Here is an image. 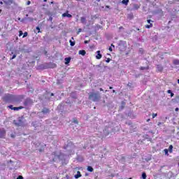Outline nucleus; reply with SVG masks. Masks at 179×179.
Wrapping results in <instances>:
<instances>
[{
    "label": "nucleus",
    "mask_w": 179,
    "mask_h": 179,
    "mask_svg": "<svg viewBox=\"0 0 179 179\" xmlns=\"http://www.w3.org/2000/svg\"><path fill=\"white\" fill-rule=\"evenodd\" d=\"M89 99L92 101H99V100H100V94L99 92L91 93L89 96Z\"/></svg>",
    "instance_id": "obj_1"
},
{
    "label": "nucleus",
    "mask_w": 179,
    "mask_h": 179,
    "mask_svg": "<svg viewBox=\"0 0 179 179\" xmlns=\"http://www.w3.org/2000/svg\"><path fill=\"white\" fill-rule=\"evenodd\" d=\"M31 104H33V101H31V99H27L24 101V106H25V107H30V106H31Z\"/></svg>",
    "instance_id": "obj_2"
},
{
    "label": "nucleus",
    "mask_w": 179,
    "mask_h": 179,
    "mask_svg": "<svg viewBox=\"0 0 179 179\" xmlns=\"http://www.w3.org/2000/svg\"><path fill=\"white\" fill-rule=\"evenodd\" d=\"M52 157H53L52 161L57 162V159H61V155H57L56 152L52 154Z\"/></svg>",
    "instance_id": "obj_3"
},
{
    "label": "nucleus",
    "mask_w": 179,
    "mask_h": 179,
    "mask_svg": "<svg viewBox=\"0 0 179 179\" xmlns=\"http://www.w3.org/2000/svg\"><path fill=\"white\" fill-rule=\"evenodd\" d=\"M5 135H6L5 129H0V138H5Z\"/></svg>",
    "instance_id": "obj_4"
},
{
    "label": "nucleus",
    "mask_w": 179,
    "mask_h": 179,
    "mask_svg": "<svg viewBox=\"0 0 179 179\" xmlns=\"http://www.w3.org/2000/svg\"><path fill=\"white\" fill-rule=\"evenodd\" d=\"M100 52H101L100 50L96 51V59H101V57H103V55Z\"/></svg>",
    "instance_id": "obj_5"
},
{
    "label": "nucleus",
    "mask_w": 179,
    "mask_h": 179,
    "mask_svg": "<svg viewBox=\"0 0 179 179\" xmlns=\"http://www.w3.org/2000/svg\"><path fill=\"white\" fill-rule=\"evenodd\" d=\"M63 17H72V15L69 14L68 12L62 14Z\"/></svg>",
    "instance_id": "obj_6"
},
{
    "label": "nucleus",
    "mask_w": 179,
    "mask_h": 179,
    "mask_svg": "<svg viewBox=\"0 0 179 179\" xmlns=\"http://www.w3.org/2000/svg\"><path fill=\"white\" fill-rule=\"evenodd\" d=\"M65 61V65H68L71 62V57H66L64 59Z\"/></svg>",
    "instance_id": "obj_7"
},
{
    "label": "nucleus",
    "mask_w": 179,
    "mask_h": 179,
    "mask_svg": "<svg viewBox=\"0 0 179 179\" xmlns=\"http://www.w3.org/2000/svg\"><path fill=\"white\" fill-rule=\"evenodd\" d=\"M4 3H6V5H12L13 3V0H4Z\"/></svg>",
    "instance_id": "obj_8"
},
{
    "label": "nucleus",
    "mask_w": 179,
    "mask_h": 179,
    "mask_svg": "<svg viewBox=\"0 0 179 179\" xmlns=\"http://www.w3.org/2000/svg\"><path fill=\"white\" fill-rule=\"evenodd\" d=\"M78 54L80 55L85 56L86 55V51L85 50H79Z\"/></svg>",
    "instance_id": "obj_9"
},
{
    "label": "nucleus",
    "mask_w": 179,
    "mask_h": 179,
    "mask_svg": "<svg viewBox=\"0 0 179 179\" xmlns=\"http://www.w3.org/2000/svg\"><path fill=\"white\" fill-rule=\"evenodd\" d=\"M75 178L78 179V178H80V177H82V174H80V171H78L77 174L74 176Z\"/></svg>",
    "instance_id": "obj_10"
},
{
    "label": "nucleus",
    "mask_w": 179,
    "mask_h": 179,
    "mask_svg": "<svg viewBox=\"0 0 179 179\" xmlns=\"http://www.w3.org/2000/svg\"><path fill=\"white\" fill-rule=\"evenodd\" d=\"M42 113L43 114H48V113H50V110H48V108H43V110H42Z\"/></svg>",
    "instance_id": "obj_11"
},
{
    "label": "nucleus",
    "mask_w": 179,
    "mask_h": 179,
    "mask_svg": "<svg viewBox=\"0 0 179 179\" xmlns=\"http://www.w3.org/2000/svg\"><path fill=\"white\" fill-rule=\"evenodd\" d=\"M129 2V0H122L121 1V3H122L123 5H125V6H127V5H128Z\"/></svg>",
    "instance_id": "obj_12"
},
{
    "label": "nucleus",
    "mask_w": 179,
    "mask_h": 179,
    "mask_svg": "<svg viewBox=\"0 0 179 179\" xmlns=\"http://www.w3.org/2000/svg\"><path fill=\"white\" fill-rule=\"evenodd\" d=\"M81 23H83V24H86V17H81Z\"/></svg>",
    "instance_id": "obj_13"
},
{
    "label": "nucleus",
    "mask_w": 179,
    "mask_h": 179,
    "mask_svg": "<svg viewBox=\"0 0 179 179\" xmlns=\"http://www.w3.org/2000/svg\"><path fill=\"white\" fill-rule=\"evenodd\" d=\"M157 71H159V72H162L163 71V67L160 65H157Z\"/></svg>",
    "instance_id": "obj_14"
},
{
    "label": "nucleus",
    "mask_w": 179,
    "mask_h": 179,
    "mask_svg": "<svg viewBox=\"0 0 179 179\" xmlns=\"http://www.w3.org/2000/svg\"><path fill=\"white\" fill-rule=\"evenodd\" d=\"M22 108H23L22 106L14 107V108H13V110H14V111H19V110H22Z\"/></svg>",
    "instance_id": "obj_15"
},
{
    "label": "nucleus",
    "mask_w": 179,
    "mask_h": 179,
    "mask_svg": "<svg viewBox=\"0 0 179 179\" xmlns=\"http://www.w3.org/2000/svg\"><path fill=\"white\" fill-rule=\"evenodd\" d=\"M103 133L105 134V136H107V135L110 134V130L105 129V130H103Z\"/></svg>",
    "instance_id": "obj_16"
},
{
    "label": "nucleus",
    "mask_w": 179,
    "mask_h": 179,
    "mask_svg": "<svg viewBox=\"0 0 179 179\" xmlns=\"http://www.w3.org/2000/svg\"><path fill=\"white\" fill-rule=\"evenodd\" d=\"M168 150L169 151V153H173V145H169Z\"/></svg>",
    "instance_id": "obj_17"
},
{
    "label": "nucleus",
    "mask_w": 179,
    "mask_h": 179,
    "mask_svg": "<svg viewBox=\"0 0 179 179\" xmlns=\"http://www.w3.org/2000/svg\"><path fill=\"white\" fill-rule=\"evenodd\" d=\"M87 171H90V173H92V171H93V167H92V166H87Z\"/></svg>",
    "instance_id": "obj_18"
},
{
    "label": "nucleus",
    "mask_w": 179,
    "mask_h": 179,
    "mask_svg": "<svg viewBox=\"0 0 179 179\" xmlns=\"http://www.w3.org/2000/svg\"><path fill=\"white\" fill-rule=\"evenodd\" d=\"M69 43H70V45L71 47H73L75 45V41H74L70 40Z\"/></svg>",
    "instance_id": "obj_19"
},
{
    "label": "nucleus",
    "mask_w": 179,
    "mask_h": 179,
    "mask_svg": "<svg viewBox=\"0 0 179 179\" xmlns=\"http://www.w3.org/2000/svg\"><path fill=\"white\" fill-rule=\"evenodd\" d=\"M173 64L174 65H179V60L178 59L173 60Z\"/></svg>",
    "instance_id": "obj_20"
},
{
    "label": "nucleus",
    "mask_w": 179,
    "mask_h": 179,
    "mask_svg": "<svg viewBox=\"0 0 179 179\" xmlns=\"http://www.w3.org/2000/svg\"><path fill=\"white\" fill-rule=\"evenodd\" d=\"M143 179H146V173L143 172L141 175Z\"/></svg>",
    "instance_id": "obj_21"
},
{
    "label": "nucleus",
    "mask_w": 179,
    "mask_h": 179,
    "mask_svg": "<svg viewBox=\"0 0 179 179\" xmlns=\"http://www.w3.org/2000/svg\"><path fill=\"white\" fill-rule=\"evenodd\" d=\"M164 153H165V155H166V156H169V150H168V149H164Z\"/></svg>",
    "instance_id": "obj_22"
},
{
    "label": "nucleus",
    "mask_w": 179,
    "mask_h": 179,
    "mask_svg": "<svg viewBox=\"0 0 179 179\" xmlns=\"http://www.w3.org/2000/svg\"><path fill=\"white\" fill-rule=\"evenodd\" d=\"M152 26H153L152 24H150L148 25H146L145 27H146V29H150V27H152Z\"/></svg>",
    "instance_id": "obj_23"
},
{
    "label": "nucleus",
    "mask_w": 179,
    "mask_h": 179,
    "mask_svg": "<svg viewBox=\"0 0 179 179\" xmlns=\"http://www.w3.org/2000/svg\"><path fill=\"white\" fill-rule=\"evenodd\" d=\"M36 33H41V31H40V27H36Z\"/></svg>",
    "instance_id": "obj_24"
},
{
    "label": "nucleus",
    "mask_w": 179,
    "mask_h": 179,
    "mask_svg": "<svg viewBox=\"0 0 179 179\" xmlns=\"http://www.w3.org/2000/svg\"><path fill=\"white\" fill-rule=\"evenodd\" d=\"M149 69L148 66H147V67L141 66V71H145V69Z\"/></svg>",
    "instance_id": "obj_25"
},
{
    "label": "nucleus",
    "mask_w": 179,
    "mask_h": 179,
    "mask_svg": "<svg viewBox=\"0 0 179 179\" xmlns=\"http://www.w3.org/2000/svg\"><path fill=\"white\" fill-rule=\"evenodd\" d=\"M113 48H114V45H111V47H110L109 48H108V50H109V51H113Z\"/></svg>",
    "instance_id": "obj_26"
},
{
    "label": "nucleus",
    "mask_w": 179,
    "mask_h": 179,
    "mask_svg": "<svg viewBox=\"0 0 179 179\" xmlns=\"http://www.w3.org/2000/svg\"><path fill=\"white\" fill-rule=\"evenodd\" d=\"M27 34H28L27 32H24L22 38H24V37H27Z\"/></svg>",
    "instance_id": "obj_27"
},
{
    "label": "nucleus",
    "mask_w": 179,
    "mask_h": 179,
    "mask_svg": "<svg viewBox=\"0 0 179 179\" xmlns=\"http://www.w3.org/2000/svg\"><path fill=\"white\" fill-rule=\"evenodd\" d=\"M71 145H72V143H69V144L66 145L67 149H69V146H71Z\"/></svg>",
    "instance_id": "obj_28"
},
{
    "label": "nucleus",
    "mask_w": 179,
    "mask_h": 179,
    "mask_svg": "<svg viewBox=\"0 0 179 179\" xmlns=\"http://www.w3.org/2000/svg\"><path fill=\"white\" fill-rule=\"evenodd\" d=\"M155 117H157V113L152 114V118H155Z\"/></svg>",
    "instance_id": "obj_29"
},
{
    "label": "nucleus",
    "mask_w": 179,
    "mask_h": 179,
    "mask_svg": "<svg viewBox=\"0 0 179 179\" xmlns=\"http://www.w3.org/2000/svg\"><path fill=\"white\" fill-rule=\"evenodd\" d=\"M111 61V59L110 58H108L106 60V62H107V64H108V62H110Z\"/></svg>",
    "instance_id": "obj_30"
},
{
    "label": "nucleus",
    "mask_w": 179,
    "mask_h": 179,
    "mask_svg": "<svg viewBox=\"0 0 179 179\" xmlns=\"http://www.w3.org/2000/svg\"><path fill=\"white\" fill-rule=\"evenodd\" d=\"M27 20H29V22H33V18L28 17L27 18Z\"/></svg>",
    "instance_id": "obj_31"
},
{
    "label": "nucleus",
    "mask_w": 179,
    "mask_h": 179,
    "mask_svg": "<svg viewBox=\"0 0 179 179\" xmlns=\"http://www.w3.org/2000/svg\"><path fill=\"white\" fill-rule=\"evenodd\" d=\"M81 32H82V29H78L77 34H79V33H81Z\"/></svg>",
    "instance_id": "obj_32"
},
{
    "label": "nucleus",
    "mask_w": 179,
    "mask_h": 179,
    "mask_svg": "<svg viewBox=\"0 0 179 179\" xmlns=\"http://www.w3.org/2000/svg\"><path fill=\"white\" fill-rule=\"evenodd\" d=\"M172 92H172L171 90H169L167 91V93H168L169 94H171Z\"/></svg>",
    "instance_id": "obj_33"
},
{
    "label": "nucleus",
    "mask_w": 179,
    "mask_h": 179,
    "mask_svg": "<svg viewBox=\"0 0 179 179\" xmlns=\"http://www.w3.org/2000/svg\"><path fill=\"white\" fill-rule=\"evenodd\" d=\"M16 179H23V176H19Z\"/></svg>",
    "instance_id": "obj_34"
},
{
    "label": "nucleus",
    "mask_w": 179,
    "mask_h": 179,
    "mask_svg": "<svg viewBox=\"0 0 179 179\" xmlns=\"http://www.w3.org/2000/svg\"><path fill=\"white\" fill-rule=\"evenodd\" d=\"M147 22H148V23H150V24L152 23V22H153V21H152V20H148Z\"/></svg>",
    "instance_id": "obj_35"
},
{
    "label": "nucleus",
    "mask_w": 179,
    "mask_h": 179,
    "mask_svg": "<svg viewBox=\"0 0 179 179\" xmlns=\"http://www.w3.org/2000/svg\"><path fill=\"white\" fill-rule=\"evenodd\" d=\"M19 36H20V37L21 36H23V32H22V31H20V34H19Z\"/></svg>",
    "instance_id": "obj_36"
},
{
    "label": "nucleus",
    "mask_w": 179,
    "mask_h": 179,
    "mask_svg": "<svg viewBox=\"0 0 179 179\" xmlns=\"http://www.w3.org/2000/svg\"><path fill=\"white\" fill-rule=\"evenodd\" d=\"M15 58H16V55H13L11 59H15Z\"/></svg>",
    "instance_id": "obj_37"
},
{
    "label": "nucleus",
    "mask_w": 179,
    "mask_h": 179,
    "mask_svg": "<svg viewBox=\"0 0 179 179\" xmlns=\"http://www.w3.org/2000/svg\"><path fill=\"white\" fill-rule=\"evenodd\" d=\"M8 108H10V110H13V106H12V105H10V106H8Z\"/></svg>",
    "instance_id": "obj_38"
},
{
    "label": "nucleus",
    "mask_w": 179,
    "mask_h": 179,
    "mask_svg": "<svg viewBox=\"0 0 179 179\" xmlns=\"http://www.w3.org/2000/svg\"><path fill=\"white\" fill-rule=\"evenodd\" d=\"M31 3V2L30 1H28L27 2V5H30Z\"/></svg>",
    "instance_id": "obj_39"
},
{
    "label": "nucleus",
    "mask_w": 179,
    "mask_h": 179,
    "mask_svg": "<svg viewBox=\"0 0 179 179\" xmlns=\"http://www.w3.org/2000/svg\"><path fill=\"white\" fill-rule=\"evenodd\" d=\"M73 122H74V124H78V120H73Z\"/></svg>",
    "instance_id": "obj_40"
},
{
    "label": "nucleus",
    "mask_w": 179,
    "mask_h": 179,
    "mask_svg": "<svg viewBox=\"0 0 179 179\" xmlns=\"http://www.w3.org/2000/svg\"><path fill=\"white\" fill-rule=\"evenodd\" d=\"M85 44H89V41H85Z\"/></svg>",
    "instance_id": "obj_41"
},
{
    "label": "nucleus",
    "mask_w": 179,
    "mask_h": 179,
    "mask_svg": "<svg viewBox=\"0 0 179 179\" xmlns=\"http://www.w3.org/2000/svg\"><path fill=\"white\" fill-rule=\"evenodd\" d=\"M140 52H141L143 54V49H140Z\"/></svg>",
    "instance_id": "obj_42"
},
{
    "label": "nucleus",
    "mask_w": 179,
    "mask_h": 179,
    "mask_svg": "<svg viewBox=\"0 0 179 179\" xmlns=\"http://www.w3.org/2000/svg\"><path fill=\"white\" fill-rule=\"evenodd\" d=\"M173 96H174V93L172 92V93L171 94V97H173Z\"/></svg>",
    "instance_id": "obj_43"
},
{
    "label": "nucleus",
    "mask_w": 179,
    "mask_h": 179,
    "mask_svg": "<svg viewBox=\"0 0 179 179\" xmlns=\"http://www.w3.org/2000/svg\"><path fill=\"white\" fill-rule=\"evenodd\" d=\"M178 108H176L175 111H178Z\"/></svg>",
    "instance_id": "obj_44"
},
{
    "label": "nucleus",
    "mask_w": 179,
    "mask_h": 179,
    "mask_svg": "<svg viewBox=\"0 0 179 179\" xmlns=\"http://www.w3.org/2000/svg\"><path fill=\"white\" fill-rule=\"evenodd\" d=\"M100 91H101V92H103V88H100Z\"/></svg>",
    "instance_id": "obj_45"
},
{
    "label": "nucleus",
    "mask_w": 179,
    "mask_h": 179,
    "mask_svg": "<svg viewBox=\"0 0 179 179\" xmlns=\"http://www.w3.org/2000/svg\"><path fill=\"white\" fill-rule=\"evenodd\" d=\"M50 96H54V93H52V94H50Z\"/></svg>",
    "instance_id": "obj_46"
},
{
    "label": "nucleus",
    "mask_w": 179,
    "mask_h": 179,
    "mask_svg": "<svg viewBox=\"0 0 179 179\" xmlns=\"http://www.w3.org/2000/svg\"><path fill=\"white\" fill-rule=\"evenodd\" d=\"M1 5H2L3 3L2 1L0 2Z\"/></svg>",
    "instance_id": "obj_47"
},
{
    "label": "nucleus",
    "mask_w": 179,
    "mask_h": 179,
    "mask_svg": "<svg viewBox=\"0 0 179 179\" xmlns=\"http://www.w3.org/2000/svg\"><path fill=\"white\" fill-rule=\"evenodd\" d=\"M113 93H115V90H113Z\"/></svg>",
    "instance_id": "obj_48"
},
{
    "label": "nucleus",
    "mask_w": 179,
    "mask_h": 179,
    "mask_svg": "<svg viewBox=\"0 0 179 179\" xmlns=\"http://www.w3.org/2000/svg\"><path fill=\"white\" fill-rule=\"evenodd\" d=\"M71 40H75V38H73V37L71 38Z\"/></svg>",
    "instance_id": "obj_49"
},
{
    "label": "nucleus",
    "mask_w": 179,
    "mask_h": 179,
    "mask_svg": "<svg viewBox=\"0 0 179 179\" xmlns=\"http://www.w3.org/2000/svg\"><path fill=\"white\" fill-rule=\"evenodd\" d=\"M109 89H113V87H110Z\"/></svg>",
    "instance_id": "obj_50"
},
{
    "label": "nucleus",
    "mask_w": 179,
    "mask_h": 179,
    "mask_svg": "<svg viewBox=\"0 0 179 179\" xmlns=\"http://www.w3.org/2000/svg\"><path fill=\"white\" fill-rule=\"evenodd\" d=\"M65 159H68V156H66Z\"/></svg>",
    "instance_id": "obj_51"
},
{
    "label": "nucleus",
    "mask_w": 179,
    "mask_h": 179,
    "mask_svg": "<svg viewBox=\"0 0 179 179\" xmlns=\"http://www.w3.org/2000/svg\"><path fill=\"white\" fill-rule=\"evenodd\" d=\"M44 1V2H47V0H43Z\"/></svg>",
    "instance_id": "obj_52"
},
{
    "label": "nucleus",
    "mask_w": 179,
    "mask_h": 179,
    "mask_svg": "<svg viewBox=\"0 0 179 179\" xmlns=\"http://www.w3.org/2000/svg\"><path fill=\"white\" fill-rule=\"evenodd\" d=\"M1 12H2V10H0V13H1Z\"/></svg>",
    "instance_id": "obj_53"
},
{
    "label": "nucleus",
    "mask_w": 179,
    "mask_h": 179,
    "mask_svg": "<svg viewBox=\"0 0 179 179\" xmlns=\"http://www.w3.org/2000/svg\"><path fill=\"white\" fill-rule=\"evenodd\" d=\"M178 85H179V79L178 80Z\"/></svg>",
    "instance_id": "obj_54"
},
{
    "label": "nucleus",
    "mask_w": 179,
    "mask_h": 179,
    "mask_svg": "<svg viewBox=\"0 0 179 179\" xmlns=\"http://www.w3.org/2000/svg\"><path fill=\"white\" fill-rule=\"evenodd\" d=\"M39 152H41V150H39Z\"/></svg>",
    "instance_id": "obj_55"
},
{
    "label": "nucleus",
    "mask_w": 179,
    "mask_h": 179,
    "mask_svg": "<svg viewBox=\"0 0 179 179\" xmlns=\"http://www.w3.org/2000/svg\"><path fill=\"white\" fill-rule=\"evenodd\" d=\"M129 179H132V178H129Z\"/></svg>",
    "instance_id": "obj_56"
},
{
    "label": "nucleus",
    "mask_w": 179,
    "mask_h": 179,
    "mask_svg": "<svg viewBox=\"0 0 179 179\" xmlns=\"http://www.w3.org/2000/svg\"><path fill=\"white\" fill-rule=\"evenodd\" d=\"M76 1H80V0H76Z\"/></svg>",
    "instance_id": "obj_57"
}]
</instances>
